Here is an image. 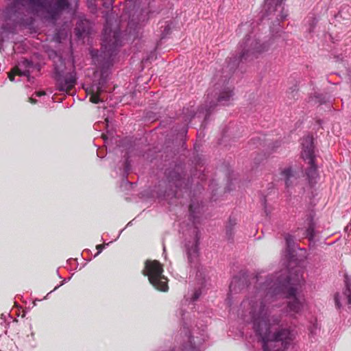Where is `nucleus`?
Returning a JSON list of instances; mask_svg holds the SVG:
<instances>
[{
    "mask_svg": "<svg viewBox=\"0 0 351 351\" xmlns=\"http://www.w3.org/2000/svg\"><path fill=\"white\" fill-rule=\"evenodd\" d=\"M306 223L307 225L306 230V235L309 241L311 243L313 242L315 236V223L314 222L313 216L312 215H309L307 216Z\"/></svg>",
    "mask_w": 351,
    "mask_h": 351,
    "instance_id": "nucleus-16",
    "label": "nucleus"
},
{
    "mask_svg": "<svg viewBox=\"0 0 351 351\" xmlns=\"http://www.w3.org/2000/svg\"><path fill=\"white\" fill-rule=\"evenodd\" d=\"M33 68L34 64L32 61H29L27 59H23L19 62L18 64L14 68H13L10 73H9L8 77L12 82L14 81V76L16 75L29 77L30 75L31 70Z\"/></svg>",
    "mask_w": 351,
    "mask_h": 351,
    "instance_id": "nucleus-12",
    "label": "nucleus"
},
{
    "mask_svg": "<svg viewBox=\"0 0 351 351\" xmlns=\"http://www.w3.org/2000/svg\"><path fill=\"white\" fill-rule=\"evenodd\" d=\"M103 91L102 88L100 86V84L97 86H93L90 90V101L93 104H99L101 101V99L99 98V95Z\"/></svg>",
    "mask_w": 351,
    "mask_h": 351,
    "instance_id": "nucleus-20",
    "label": "nucleus"
},
{
    "mask_svg": "<svg viewBox=\"0 0 351 351\" xmlns=\"http://www.w3.org/2000/svg\"><path fill=\"white\" fill-rule=\"evenodd\" d=\"M254 291L242 301L238 316L245 322L252 324L255 335L261 343L263 351H287L295 338L289 327L272 329L280 326L281 317L271 315V303L278 298H287V312L291 315L300 313L305 304L303 295L297 293L295 286L304 282L303 278L297 276V283L281 272L266 276L263 272L256 277Z\"/></svg>",
    "mask_w": 351,
    "mask_h": 351,
    "instance_id": "nucleus-1",
    "label": "nucleus"
},
{
    "mask_svg": "<svg viewBox=\"0 0 351 351\" xmlns=\"http://www.w3.org/2000/svg\"><path fill=\"white\" fill-rule=\"evenodd\" d=\"M269 47L270 44L261 43L255 36H245L239 45L238 54L229 58L226 70L230 73L234 72L241 64L248 63L258 58L262 53L267 51Z\"/></svg>",
    "mask_w": 351,
    "mask_h": 351,
    "instance_id": "nucleus-4",
    "label": "nucleus"
},
{
    "mask_svg": "<svg viewBox=\"0 0 351 351\" xmlns=\"http://www.w3.org/2000/svg\"><path fill=\"white\" fill-rule=\"evenodd\" d=\"M202 210V206L198 204L192 202L189 206V216L190 219L194 224L199 223L198 219Z\"/></svg>",
    "mask_w": 351,
    "mask_h": 351,
    "instance_id": "nucleus-15",
    "label": "nucleus"
},
{
    "mask_svg": "<svg viewBox=\"0 0 351 351\" xmlns=\"http://www.w3.org/2000/svg\"><path fill=\"white\" fill-rule=\"evenodd\" d=\"M91 28L90 22L83 16H80L75 29V35L81 38L85 34H88Z\"/></svg>",
    "mask_w": 351,
    "mask_h": 351,
    "instance_id": "nucleus-13",
    "label": "nucleus"
},
{
    "mask_svg": "<svg viewBox=\"0 0 351 351\" xmlns=\"http://www.w3.org/2000/svg\"><path fill=\"white\" fill-rule=\"evenodd\" d=\"M104 248V245H97V249L98 252H97L96 255H98L99 253H101Z\"/></svg>",
    "mask_w": 351,
    "mask_h": 351,
    "instance_id": "nucleus-26",
    "label": "nucleus"
},
{
    "mask_svg": "<svg viewBox=\"0 0 351 351\" xmlns=\"http://www.w3.org/2000/svg\"><path fill=\"white\" fill-rule=\"evenodd\" d=\"M171 29V25L167 24L165 26L164 31L162 34V38H165Z\"/></svg>",
    "mask_w": 351,
    "mask_h": 351,
    "instance_id": "nucleus-24",
    "label": "nucleus"
},
{
    "mask_svg": "<svg viewBox=\"0 0 351 351\" xmlns=\"http://www.w3.org/2000/svg\"><path fill=\"white\" fill-rule=\"evenodd\" d=\"M25 5H29L36 10L44 9L51 20H57L62 12L69 9V0H14L5 9V15L10 20L16 21Z\"/></svg>",
    "mask_w": 351,
    "mask_h": 351,
    "instance_id": "nucleus-2",
    "label": "nucleus"
},
{
    "mask_svg": "<svg viewBox=\"0 0 351 351\" xmlns=\"http://www.w3.org/2000/svg\"><path fill=\"white\" fill-rule=\"evenodd\" d=\"M244 285L243 278L239 276L233 277L229 286L230 293H237L244 287Z\"/></svg>",
    "mask_w": 351,
    "mask_h": 351,
    "instance_id": "nucleus-19",
    "label": "nucleus"
},
{
    "mask_svg": "<svg viewBox=\"0 0 351 351\" xmlns=\"http://www.w3.org/2000/svg\"><path fill=\"white\" fill-rule=\"evenodd\" d=\"M110 25V20L107 19L104 28L100 55L107 60H110L117 54L118 49L121 45L120 29L117 28L112 30Z\"/></svg>",
    "mask_w": 351,
    "mask_h": 351,
    "instance_id": "nucleus-6",
    "label": "nucleus"
},
{
    "mask_svg": "<svg viewBox=\"0 0 351 351\" xmlns=\"http://www.w3.org/2000/svg\"><path fill=\"white\" fill-rule=\"evenodd\" d=\"M54 53L57 59V61L54 60L55 88L58 91L68 93L76 84V72L74 69L72 71H68L62 58Z\"/></svg>",
    "mask_w": 351,
    "mask_h": 351,
    "instance_id": "nucleus-5",
    "label": "nucleus"
},
{
    "mask_svg": "<svg viewBox=\"0 0 351 351\" xmlns=\"http://www.w3.org/2000/svg\"><path fill=\"white\" fill-rule=\"evenodd\" d=\"M346 289L345 291V295L348 297V304L351 305V288L348 285H346Z\"/></svg>",
    "mask_w": 351,
    "mask_h": 351,
    "instance_id": "nucleus-23",
    "label": "nucleus"
},
{
    "mask_svg": "<svg viewBox=\"0 0 351 351\" xmlns=\"http://www.w3.org/2000/svg\"><path fill=\"white\" fill-rule=\"evenodd\" d=\"M105 121H106V125L108 127V119H105Z\"/></svg>",
    "mask_w": 351,
    "mask_h": 351,
    "instance_id": "nucleus-32",
    "label": "nucleus"
},
{
    "mask_svg": "<svg viewBox=\"0 0 351 351\" xmlns=\"http://www.w3.org/2000/svg\"><path fill=\"white\" fill-rule=\"evenodd\" d=\"M196 113H195L194 110H193L192 113L190 114L187 118L186 119V121L189 119H191L193 117H194L195 116Z\"/></svg>",
    "mask_w": 351,
    "mask_h": 351,
    "instance_id": "nucleus-28",
    "label": "nucleus"
},
{
    "mask_svg": "<svg viewBox=\"0 0 351 351\" xmlns=\"http://www.w3.org/2000/svg\"><path fill=\"white\" fill-rule=\"evenodd\" d=\"M261 12L263 20H274L273 25L278 26L288 16L283 0H265Z\"/></svg>",
    "mask_w": 351,
    "mask_h": 351,
    "instance_id": "nucleus-9",
    "label": "nucleus"
},
{
    "mask_svg": "<svg viewBox=\"0 0 351 351\" xmlns=\"http://www.w3.org/2000/svg\"><path fill=\"white\" fill-rule=\"evenodd\" d=\"M307 23L309 26L308 28V31L309 32V33H311L313 31L315 26L317 25V19L314 16H311L308 18Z\"/></svg>",
    "mask_w": 351,
    "mask_h": 351,
    "instance_id": "nucleus-21",
    "label": "nucleus"
},
{
    "mask_svg": "<svg viewBox=\"0 0 351 351\" xmlns=\"http://www.w3.org/2000/svg\"><path fill=\"white\" fill-rule=\"evenodd\" d=\"M202 294V289L198 288L193 291L190 297V302H195Z\"/></svg>",
    "mask_w": 351,
    "mask_h": 351,
    "instance_id": "nucleus-22",
    "label": "nucleus"
},
{
    "mask_svg": "<svg viewBox=\"0 0 351 351\" xmlns=\"http://www.w3.org/2000/svg\"><path fill=\"white\" fill-rule=\"evenodd\" d=\"M199 237V229L194 226L191 230L190 238L185 240L184 251L188 262L191 266L193 264H197L198 261Z\"/></svg>",
    "mask_w": 351,
    "mask_h": 351,
    "instance_id": "nucleus-10",
    "label": "nucleus"
},
{
    "mask_svg": "<svg viewBox=\"0 0 351 351\" xmlns=\"http://www.w3.org/2000/svg\"><path fill=\"white\" fill-rule=\"evenodd\" d=\"M165 174L170 189L165 191V195H173L176 197L179 189L186 188L187 184L185 182V179L175 169L166 171Z\"/></svg>",
    "mask_w": 351,
    "mask_h": 351,
    "instance_id": "nucleus-11",
    "label": "nucleus"
},
{
    "mask_svg": "<svg viewBox=\"0 0 351 351\" xmlns=\"http://www.w3.org/2000/svg\"><path fill=\"white\" fill-rule=\"evenodd\" d=\"M188 301V298L185 299V302H186Z\"/></svg>",
    "mask_w": 351,
    "mask_h": 351,
    "instance_id": "nucleus-36",
    "label": "nucleus"
},
{
    "mask_svg": "<svg viewBox=\"0 0 351 351\" xmlns=\"http://www.w3.org/2000/svg\"><path fill=\"white\" fill-rule=\"evenodd\" d=\"M237 225V219L234 217H230L228 222L226 226V237L229 241H233L234 235L235 233L234 227Z\"/></svg>",
    "mask_w": 351,
    "mask_h": 351,
    "instance_id": "nucleus-18",
    "label": "nucleus"
},
{
    "mask_svg": "<svg viewBox=\"0 0 351 351\" xmlns=\"http://www.w3.org/2000/svg\"><path fill=\"white\" fill-rule=\"evenodd\" d=\"M282 177L285 180V186L287 189L291 187L297 180V178L293 173L291 167H286L281 171Z\"/></svg>",
    "mask_w": 351,
    "mask_h": 351,
    "instance_id": "nucleus-14",
    "label": "nucleus"
},
{
    "mask_svg": "<svg viewBox=\"0 0 351 351\" xmlns=\"http://www.w3.org/2000/svg\"><path fill=\"white\" fill-rule=\"evenodd\" d=\"M162 267L157 261H147L143 274L148 276L149 282L156 289L161 291L168 290L167 279L162 275Z\"/></svg>",
    "mask_w": 351,
    "mask_h": 351,
    "instance_id": "nucleus-8",
    "label": "nucleus"
},
{
    "mask_svg": "<svg viewBox=\"0 0 351 351\" xmlns=\"http://www.w3.org/2000/svg\"><path fill=\"white\" fill-rule=\"evenodd\" d=\"M3 317H4V315L3 314H1V319H3Z\"/></svg>",
    "mask_w": 351,
    "mask_h": 351,
    "instance_id": "nucleus-35",
    "label": "nucleus"
},
{
    "mask_svg": "<svg viewBox=\"0 0 351 351\" xmlns=\"http://www.w3.org/2000/svg\"><path fill=\"white\" fill-rule=\"evenodd\" d=\"M66 281H67V280H66V279H64V280H62V282H61V284H60V285H58V286L56 287H55V289H54L53 290L57 289L60 286H61V285H64V283L66 282Z\"/></svg>",
    "mask_w": 351,
    "mask_h": 351,
    "instance_id": "nucleus-30",
    "label": "nucleus"
},
{
    "mask_svg": "<svg viewBox=\"0 0 351 351\" xmlns=\"http://www.w3.org/2000/svg\"><path fill=\"white\" fill-rule=\"evenodd\" d=\"M229 80L227 75L219 73L215 76L216 82L213 88L208 90L205 106L199 111V113H205V119L217 105L228 106L233 100L234 87L229 84Z\"/></svg>",
    "mask_w": 351,
    "mask_h": 351,
    "instance_id": "nucleus-3",
    "label": "nucleus"
},
{
    "mask_svg": "<svg viewBox=\"0 0 351 351\" xmlns=\"http://www.w3.org/2000/svg\"><path fill=\"white\" fill-rule=\"evenodd\" d=\"M335 302L336 306L339 308L341 307V303L339 300V293H336L335 295Z\"/></svg>",
    "mask_w": 351,
    "mask_h": 351,
    "instance_id": "nucleus-25",
    "label": "nucleus"
},
{
    "mask_svg": "<svg viewBox=\"0 0 351 351\" xmlns=\"http://www.w3.org/2000/svg\"><path fill=\"white\" fill-rule=\"evenodd\" d=\"M301 156L304 160H308L309 167L306 171L308 183L313 186L316 184L319 174L315 163L313 138L311 135L304 136L302 140Z\"/></svg>",
    "mask_w": 351,
    "mask_h": 351,
    "instance_id": "nucleus-7",
    "label": "nucleus"
},
{
    "mask_svg": "<svg viewBox=\"0 0 351 351\" xmlns=\"http://www.w3.org/2000/svg\"><path fill=\"white\" fill-rule=\"evenodd\" d=\"M279 147V144L278 143H276L275 144L273 145V146L271 147V151L268 152V154H270L272 151H274V148H276V147Z\"/></svg>",
    "mask_w": 351,
    "mask_h": 351,
    "instance_id": "nucleus-27",
    "label": "nucleus"
},
{
    "mask_svg": "<svg viewBox=\"0 0 351 351\" xmlns=\"http://www.w3.org/2000/svg\"><path fill=\"white\" fill-rule=\"evenodd\" d=\"M109 1H110V4L112 5L114 0H109Z\"/></svg>",
    "mask_w": 351,
    "mask_h": 351,
    "instance_id": "nucleus-33",
    "label": "nucleus"
},
{
    "mask_svg": "<svg viewBox=\"0 0 351 351\" xmlns=\"http://www.w3.org/2000/svg\"><path fill=\"white\" fill-rule=\"evenodd\" d=\"M44 95H45V93L44 91H38L36 93V95L38 97H40Z\"/></svg>",
    "mask_w": 351,
    "mask_h": 351,
    "instance_id": "nucleus-29",
    "label": "nucleus"
},
{
    "mask_svg": "<svg viewBox=\"0 0 351 351\" xmlns=\"http://www.w3.org/2000/svg\"><path fill=\"white\" fill-rule=\"evenodd\" d=\"M129 166H130V164H129V161L127 160L125 161V169H126V171H128L129 170Z\"/></svg>",
    "mask_w": 351,
    "mask_h": 351,
    "instance_id": "nucleus-31",
    "label": "nucleus"
},
{
    "mask_svg": "<svg viewBox=\"0 0 351 351\" xmlns=\"http://www.w3.org/2000/svg\"><path fill=\"white\" fill-rule=\"evenodd\" d=\"M286 245H287V254L289 256V259H291L293 257V253L297 247L296 244L295 243L294 237L287 234L285 237Z\"/></svg>",
    "mask_w": 351,
    "mask_h": 351,
    "instance_id": "nucleus-17",
    "label": "nucleus"
},
{
    "mask_svg": "<svg viewBox=\"0 0 351 351\" xmlns=\"http://www.w3.org/2000/svg\"><path fill=\"white\" fill-rule=\"evenodd\" d=\"M30 100H31L32 103H34V100L32 98H30Z\"/></svg>",
    "mask_w": 351,
    "mask_h": 351,
    "instance_id": "nucleus-34",
    "label": "nucleus"
}]
</instances>
